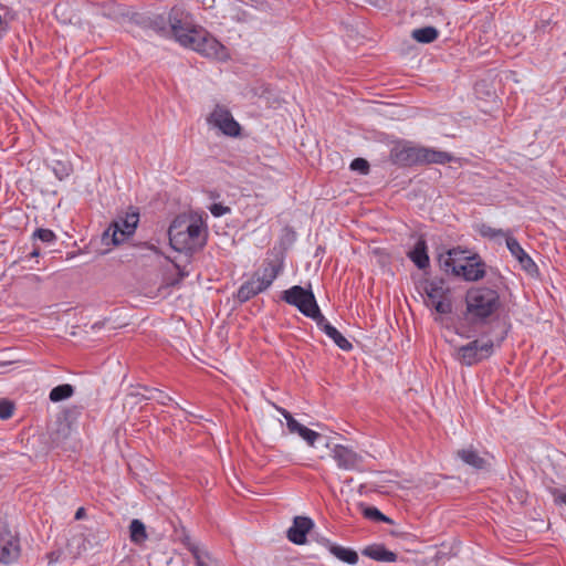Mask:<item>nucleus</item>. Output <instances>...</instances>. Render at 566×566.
<instances>
[{"instance_id":"obj_1","label":"nucleus","mask_w":566,"mask_h":566,"mask_svg":"<svg viewBox=\"0 0 566 566\" xmlns=\"http://www.w3.org/2000/svg\"><path fill=\"white\" fill-rule=\"evenodd\" d=\"M168 235L174 250L193 254L206 247L208 228L201 218L190 221L177 218L170 224Z\"/></svg>"},{"instance_id":"obj_2","label":"nucleus","mask_w":566,"mask_h":566,"mask_svg":"<svg viewBox=\"0 0 566 566\" xmlns=\"http://www.w3.org/2000/svg\"><path fill=\"white\" fill-rule=\"evenodd\" d=\"M452 159L449 153L411 145L396 146L390 150V160L400 167L424 164H448Z\"/></svg>"},{"instance_id":"obj_3","label":"nucleus","mask_w":566,"mask_h":566,"mask_svg":"<svg viewBox=\"0 0 566 566\" xmlns=\"http://www.w3.org/2000/svg\"><path fill=\"white\" fill-rule=\"evenodd\" d=\"M467 317L475 323L485 322L501 306L500 295L490 287H473L465 295Z\"/></svg>"},{"instance_id":"obj_4","label":"nucleus","mask_w":566,"mask_h":566,"mask_svg":"<svg viewBox=\"0 0 566 566\" xmlns=\"http://www.w3.org/2000/svg\"><path fill=\"white\" fill-rule=\"evenodd\" d=\"M189 40L190 42L186 43L184 46L189 48L206 57L218 61H227L229 59L228 49L202 28H199L197 31H192Z\"/></svg>"},{"instance_id":"obj_5","label":"nucleus","mask_w":566,"mask_h":566,"mask_svg":"<svg viewBox=\"0 0 566 566\" xmlns=\"http://www.w3.org/2000/svg\"><path fill=\"white\" fill-rule=\"evenodd\" d=\"M281 298L290 305L295 306L303 315L316 321L322 312L312 290L294 285L282 292Z\"/></svg>"},{"instance_id":"obj_6","label":"nucleus","mask_w":566,"mask_h":566,"mask_svg":"<svg viewBox=\"0 0 566 566\" xmlns=\"http://www.w3.org/2000/svg\"><path fill=\"white\" fill-rule=\"evenodd\" d=\"M138 222L139 212L136 208L130 207L129 211L125 212L124 216H118L109 224L103 234V240L106 241L111 237L112 243L118 245L135 233Z\"/></svg>"},{"instance_id":"obj_7","label":"nucleus","mask_w":566,"mask_h":566,"mask_svg":"<svg viewBox=\"0 0 566 566\" xmlns=\"http://www.w3.org/2000/svg\"><path fill=\"white\" fill-rule=\"evenodd\" d=\"M422 289L427 296L426 304L428 306L434 308L439 314H450L452 312L450 290L446 286L443 279L426 280L422 283Z\"/></svg>"},{"instance_id":"obj_8","label":"nucleus","mask_w":566,"mask_h":566,"mask_svg":"<svg viewBox=\"0 0 566 566\" xmlns=\"http://www.w3.org/2000/svg\"><path fill=\"white\" fill-rule=\"evenodd\" d=\"M444 270L451 271L457 276H462L465 281H479L485 275V263L479 256H471L464 263H457L452 258V251L448 252V258L441 261Z\"/></svg>"},{"instance_id":"obj_9","label":"nucleus","mask_w":566,"mask_h":566,"mask_svg":"<svg viewBox=\"0 0 566 566\" xmlns=\"http://www.w3.org/2000/svg\"><path fill=\"white\" fill-rule=\"evenodd\" d=\"M168 24L169 32L182 46L190 42L191 32L199 29L193 25L190 13L177 6L172 7L168 13Z\"/></svg>"},{"instance_id":"obj_10","label":"nucleus","mask_w":566,"mask_h":566,"mask_svg":"<svg viewBox=\"0 0 566 566\" xmlns=\"http://www.w3.org/2000/svg\"><path fill=\"white\" fill-rule=\"evenodd\" d=\"M494 346L491 339L483 343L474 339L457 349V359L464 366L476 365L493 355Z\"/></svg>"},{"instance_id":"obj_11","label":"nucleus","mask_w":566,"mask_h":566,"mask_svg":"<svg viewBox=\"0 0 566 566\" xmlns=\"http://www.w3.org/2000/svg\"><path fill=\"white\" fill-rule=\"evenodd\" d=\"M21 544L18 535L7 526H0V564H15L21 556Z\"/></svg>"},{"instance_id":"obj_12","label":"nucleus","mask_w":566,"mask_h":566,"mask_svg":"<svg viewBox=\"0 0 566 566\" xmlns=\"http://www.w3.org/2000/svg\"><path fill=\"white\" fill-rule=\"evenodd\" d=\"M208 122L227 136L237 137L240 135V124L233 118L230 111L223 106L217 105L210 114Z\"/></svg>"},{"instance_id":"obj_13","label":"nucleus","mask_w":566,"mask_h":566,"mask_svg":"<svg viewBox=\"0 0 566 566\" xmlns=\"http://www.w3.org/2000/svg\"><path fill=\"white\" fill-rule=\"evenodd\" d=\"M333 459L339 469L363 471V457L346 446L336 444L333 449Z\"/></svg>"},{"instance_id":"obj_14","label":"nucleus","mask_w":566,"mask_h":566,"mask_svg":"<svg viewBox=\"0 0 566 566\" xmlns=\"http://www.w3.org/2000/svg\"><path fill=\"white\" fill-rule=\"evenodd\" d=\"M314 526L313 521L306 516H295L293 525L287 530V538L296 545H303L306 542V534Z\"/></svg>"},{"instance_id":"obj_15","label":"nucleus","mask_w":566,"mask_h":566,"mask_svg":"<svg viewBox=\"0 0 566 566\" xmlns=\"http://www.w3.org/2000/svg\"><path fill=\"white\" fill-rule=\"evenodd\" d=\"M506 247L511 254L516 258L521 268L530 274L537 272V265L533 259L525 252L514 237H507Z\"/></svg>"},{"instance_id":"obj_16","label":"nucleus","mask_w":566,"mask_h":566,"mask_svg":"<svg viewBox=\"0 0 566 566\" xmlns=\"http://www.w3.org/2000/svg\"><path fill=\"white\" fill-rule=\"evenodd\" d=\"M316 325L321 328L340 349L348 352L353 348L352 343L322 314L316 321Z\"/></svg>"},{"instance_id":"obj_17","label":"nucleus","mask_w":566,"mask_h":566,"mask_svg":"<svg viewBox=\"0 0 566 566\" xmlns=\"http://www.w3.org/2000/svg\"><path fill=\"white\" fill-rule=\"evenodd\" d=\"M282 271V265L274 261H265L262 269L253 274L263 289H269Z\"/></svg>"},{"instance_id":"obj_18","label":"nucleus","mask_w":566,"mask_h":566,"mask_svg":"<svg viewBox=\"0 0 566 566\" xmlns=\"http://www.w3.org/2000/svg\"><path fill=\"white\" fill-rule=\"evenodd\" d=\"M361 554L370 559L385 563H395L398 558L397 554L387 549L382 544H371L366 546Z\"/></svg>"},{"instance_id":"obj_19","label":"nucleus","mask_w":566,"mask_h":566,"mask_svg":"<svg viewBox=\"0 0 566 566\" xmlns=\"http://www.w3.org/2000/svg\"><path fill=\"white\" fill-rule=\"evenodd\" d=\"M457 455L464 464L475 470H484L489 464L473 447L458 450Z\"/></svg>"},{"instance_id":"obj_20","label":"nucleus","mask_w":566,"mask_h":566,"mask_svg":"<svg viewBox=\"0 0 566 566\" xmlns=\"http://www.w3.org/2000/svg\"><path fill=\"white\" fill-rule=\"evenodd\" d=\"M324 545L337 559L348 565H355L358 563V554L356 551L334 544L329 539H325Z\"/></svg>"},{"instance_id":"obj_21","label":"nucleus","mask_w":566,"mask_h":566,"mask_svg":"<svg viewBox=\"0 0 566 566\" xmlns=\"http://www.w3.org/2000/svg\"><path fill=\"white\" fill-rule=\"evenodd\" d=\"M408 258L420 269L424 270L429 266V255L427 252V243L423 239H419L413 249L408 252Z\"/></svg>"},{"instance_id":"obj_22","label":"nucleus","mask_w":566,"mask_h":566,"mask_svg":"<svg viewBox=\"0 0 566 566\" xmlns=\"http://www.w3.org/2000/svg\"><path fill=\"white\" fill-rule=\"evenodd\" d=\"M265 291L259 281L252 275V277L244 282L237 292V298L240 303H245L259 293Z\"/></svg>"},{"instance_id":"obj_23","label":"nucleus","mask_w":566,"mask_h":566,"mask_svg":"<svg viewBox=\"0 0 566 566\" xmlns=\"http://www.w3.org/2000/svg\"><path fill=\"white\" fill-rule=\"evenodd\" d=\"M476 230L482 238H485L489 240H496L497 238H504L506 243H507V237H513L511 230L495 229L486 223L479 224Z\"/></svg>"},{"instance_id":"obj_24","label":"nucleus","mask_w":566,"mask_h":566,"mask_svg":"<svg viewBox=\"0 0 566 566\" xmlns=\"http://www.w3.org/2000/svg\"><path fill=\"white\" fill-rule=\"evenodd\" d=\"M413 40L419 43H432L439 36V31L434 27H424L420 29H415L411 33Z\"/></svg>"},{"instance_id":"obj_25","label":"nucleus","mask_w":566,"mask_h":566,"mask_svg":"<svg viewBox=\"0 0 566 566\" xmlns=\"http://www.w3.org/2000/svg\"><path fill=\"white\" fill-rule=\"evenodd\" d=\"M129 537L130 541L136 545L143 544L147 539L148 535L146 527L140 520L135 518L130 522Z\"/></svg>"},{"instance_id":"obj_26","label":"nucleus","mask_w":566,"mask_h":566,"mask_svg":"<svg viewBox=\"0 0 566 566\" xmlns=\"http://www.w3.org/2000/svg\"><path fill=\"white\" fill-rule=\"evenodd\" d=\"M359 506L361 509V513L365 518L371 520L374 522L394 524V521L390 517H388L387 515L382 514L377 507L367 506L363 503Z\"/></svg>"},{"instance_id":"obj_27","label":"nucleus","mask_w":566,"mask_h":566,"mask_svg":"<svg viewBox=\"0 0 566 566\" xmlns=\"http://www.w3.org/2000/svg\"><path fill=\"white\" fill-rule=\"evenodd\" d=\"M74 394V388L70 384H63L54 387L49 395V398L52 402H59L72 397Z\"/></svg>"},{"instance_id":"obj_28","label":"nucleus","mask_w":566,"mask_h":566,"mask_svg":"<svg viewBox=\"0 0 566 566\" xmlns=\"http://www.w3.org/2000/svg\"><path fill=\"white\" fill-rule=\"evenodd\" d=\"M51 168L59 180H64L73 171V166L69 160H53Z\"/></svg>"},{"instance_id":"obj_29","label":"nucleus","mask_w":566,"mask_h":566,"mask_svg":"<svg viewBox=\"0 0 566 566\" xmlns=\"http://www.w3.org/2000/svg\"><path fill=\"white\" fill-rule=\"evenodd\" d=\"M148 25L158 33H166L169 31L168 18L166 19L165 17L159 14L149 18Z\"/></svg>"},{"instance_id":"obj_30","label":"nucleus","mask_w":566,"mask_h":566,"mask_svg":"<svg viewBox=\"0 0 566 566\" xmlns=\"http://www.w3.org/2000/svg\"><path fill=\"white\" fill-rule=\"evenodd\" d=\"M193 558L196 560L197 566H216L217 560L212 558L210 553L206 549L201 551L197 554V552H193Z\"/></svg>"},{"instance_id":"obj_31","label":"nucleus","mask_w":566,"mask_h":566,"mask_svg":"<svg viewBox=\"0 0 566 566\" xmlns=\"http://www.w3.org/2000/svg\"><path fill=\"white\" fill-rule=\"evenodd\" d=\"M14 403L9 399H0V419L7 420L12 417L14 411Z\"/></svg>"},{"instance_id":"obj_32","label":"nucleus","mask_w":566,"mask_h":566,"mask_svg":"<svg viewBox=\"0 0 566 566\" xmlns=\"http://www.w3.org/2000/svg\"><path fill=\"white\" fill-rule=\"evenodd\" d=\"M99 8L102 14L111 19H115L119 13V7L113 1L104 2Z\"/></svg>"},{"instance_id":"obj_33","label":"nucleus","mask_w":566,"mask_h":566,"mask_svg":"<svg viewBox=\"0 0 566 566\" xmlns=\"http://www.w3.org/2000/svg\"><path fill=\"white\" fill-rule=\"evenodd\" d=\"M301 438H303L308 446L313 447L317 439L321 438V434L314 430L308 429L303 426L302 429L297 433Z\"/></svg>"},{"instance_id":"obj_34","label":"nucleus","mask_w":566,"mask_h":566,"mask_svg":"<svg viewBox=\"0 0 566 566\" xmlns=\"http://www.w3.org/2000/svg\"><path fill=\"white\" fill-rule=\"evenodd\" d=\"M33 237L45 243H51L56 240V235L52 230L43 228L36 229Z\"/></svg>"},{"instance_id":"obj_35","label":"nucleus","mask_w":566,"mask_h":566,"mask_svg":"<svg viewBox=\"0 0 566 566\" xmlns=\"http://www.w3.org/2000/svg\"><path fill=\"white\" fill-rule=\"evenodd\" d=\"M350 169L354 171H358L361 175H367L369 172V164L364 158H355L350 163Z\"/></svg>"},{"instance_id":"obj_36","label":"nucleus","mask_w":566,"mask_h":566,"mask_svg":"<svg viewBox=\"0 0 566 566\" xmlns=\"http://www.w3.org/2000/svg\"><path fill=\"white\" fill-rule=\"evenodd\" d=\"M181 543L184 544V546L191 553V555L193 556V552H197L200 553L201 551H203V548H201L198 544L193 543L190 538L189 535H185L181 539Z\"/></svg>"},{"instance_id":"obj_37","label":"nucleus","mask_w":566,"mask_h":566,"mask_svg":"<svg viewBox=\"0 0 566 566\" xmlns=\"http://www.w3.org/2000/svg\"><path fill=\"white\" fill-rule=\"evenodd\" d=\"M231 209L227 206H223L222 203H213L210 207V212L213 217H221L227 213H230Z\"/></svg>"},{"instance_id":"obj_38","label":"nucleus","mask_w":566,"mask_h":566,"mask_svg":"<svg viewBox=\"0 0 566 566\" xmlns=\"http://www.w3.org/2000/svg\"><path fill=\"white\" fill-rule=\"evenodd\" d=\"M153 399H156L157 402L166 406L169 403V401H171V397L167 394H165L164 391L159 390V389H154V395H151Z\"/></svg>"},{"instance_id":"obj_39","label":"nucleus","mask_w":566,"mask_h":566,"mask_svg":"<svg viewBox=\"0 0 566 566\" xmlns=\"http://www.w3.org/2000/svg\"><path fill=\"white\" fill-rule=\"evenodd\" d=\"M287 429L291 433H298V431L302 429L303 424L297 422L293 416H289L286 420Z\"/></svg>"},{"instance_id":"obj_40","label":"nucleus","mask_w":566,"mask_h":566,"mask_svg":"<svg viewBox=\"0 0 566 566\" xmlns=\"http://www.w3.org/2000/svg\"><path fill=\"white\" fill-rule=\"evenodd\" d=\"M555 502L563 503L566 505V493L555 492Z\"/></svg>"},{"instance_id":"obj_41","label":"nucleus","mask_w":566,"mask_h":566,"mask_svg":"<svg viewBox=\"0 0 566 566\" xmlns=\"http://www.w3.org/2000/svg\"><path fill=\"white\" fill-rule=\"evenodd\" d=\"M85 516H86L85 509H84V507H78V509H77V511L75 512V516H74V518H75L76 521H78V520L84 518Z\"/></svg>"},{"instance_id":"obj_42","label":"nucleus","mask_w":566,"mask_h":566,"mask_svg":"<svg viewBox=\"0 0 566 566\" xmlns=\"http://www.w3.org/2000/svg\"><path fill=\"white\" fill-rule=\"evenodd\" d=\"M275 408L285 418V420H287L289 416H292L291 412H289L286 409L282 408V407L276 406Z\"/></svg>"},{"instance_id":"obj_43","label":"nucleus","mask_w":566,"mask_h":566,"mask_svg":"<svg viewBox=\"0 0 566 566\" xmlns=\"http://www.w3.org/2000/svg\"><path fill=\"white\" fill-rule=\"evenodd\" d=\"M40 255V249L39 248H34L33 251L30 253V258H36Z\"/></svg>"},{"instance_id":"obj_44","label":"nucleus","mask_w":566,"mask_h":566,"mask_svg":"<svg viewBox=\"0 0 566 566\" xmlns=\"http://www.w3.org/2000/svg\"><path fill=\"white\" fill-rule=\"evenodd\" d=\"M3 24H4V21H3L2 17L0 15V29L2 28Z\"/></svg>"},{"instance_id":"obj_45","label":"nucleus","mask_w":566,"mask_h":566,"mask_svg":"<svg viewBox=\"0 0 566 566\" xmlns=\"http://www.w3.org/2000/svg\"><path fill=\"white\" fill-rule=\"evenodd\" d=\"M32 277H33L34 280H36V281H40V277H39L38 275H34V274H33V275H32Z\"/></svg>"},{"instance_id":"obj_46","label":"nucleus","mask_w":566,"mask_h":566,"mask_svg":"<svg viewBox=\"0 0 566 566\" xmlns=\"http://www.w3.org/2000/svg\"><path fill=\"white\" fill-rule=\"evenodd\" d=\"M502 340H504V336H502V337L500 338V340L497 342V345H499V346H500V344H501V342H502Z\"/></svg>"},{"instance_id":"obj_47","label":"nucleus","mask_w":566,"mask_h":566,"mask_svg":"<svg viewBox=\"0 0 566 566\" xmlns=\"http://www.w3.org/2000/svg\"><path fill=\"white\" fill-rule=\"evenodd\" d=\"M210 3V0H203V4Z\"/></svg>"},{"instance_id":"obj_48","label":"nucleus","mask_w":566,"mask_h":566,"mask_svg":"<svg viewBox=\"0 0 566 566\" xmlns=\"http://www.w3.org/2000/svg\"><path fill=\"white\" fill-rule=\"evenodd\" d=\"M210 3V0H203V4Z\"/></svg>"}]
</instances>
